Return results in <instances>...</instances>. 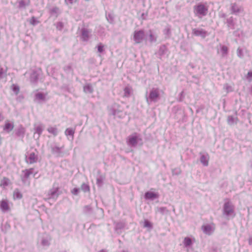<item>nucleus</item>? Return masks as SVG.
Returning <instances> with one entry per match:
<instances>
[{
	"label": "nucleus",
	"mask_w": 252,
	"mask_h": 252,
	"mask_svg": "<svg viewBox=\"0 0 252 252\" xmlns=\"http://www.w3.org/2000/svg\"><path fill=\"white\" fill-rule=\"evenodd\" d=\"M1 144V137L0 136V145Z\"/></svg>",
	"instance_id": "obj_60"
},
{
	"label": "nucleus",
	"mask_w": 252,
	"mask_h": 252,
	"mask_svg": "<svg viewBox=\"0 0 252 252\" xmlns=\"http://www.w3.org/2000/svg\"><path fill=\"white\" fill-rule=\"evenodd\" d=\"M126 143L127 145L131 147H135L137 146H141L143 144L142 138L137 133L130 135L126 139Z\"/></svg>",
	"instance_id": "obj_3"
},
{
	"label": "nucleus",
	"mask_w": 252,
	"mask_h": 252,
	"mask_svg": "<svg viewBox=\"0 0 252 252\" xmlns=\"http://www.w3.org/2000/svg\"><path fill=\"white\" fill-rule=\"evenodd\" d=\"M83 91L86 94H92L94 92V89L91 84H87L84 86Z\"/></svg>",
	"instance_id": "obj_21"
},
{
	"label": "nucleus",
	"mask_w": 252,
	"mask_h": 252,
	"mask_svg": "<svg viewBox=\"0 0 252 252\" xmlns=\"http://www.w3.org/2000/svg\"><path fill=\"white\" fill-rule=\"evenodd\" d=\"M125 227V224L123 222H118L116 223L115 226V229L116 231L121 230L124 228Z\"/></svg>",
	"instance_id": "obj_41"
},
{
	"label": "nucleus",
	"mask_w": 252,
	"mask_h": 252,
	"mask_svg": "<svg viewBox=\"0 0 252 252\" xmlns=\"http://www.w3.org/2000/svg\"><path fill=\"white\" fill-rule=\"evenodd\" d=\"M56 25L57 29L59 31H61L63 27V24L61 22L57 23Z\"/></svg>",
	"instance_id": "obj_48"
},
{
	"label": "nucleus",
	"mask_w": 252,
	"mask_h": 252,
	"mask_svg": "<svg viewBox=\"0 0 252 252\" xmlns=\"http://www.w3.org/2000/svg\"><path fill=\"white\" fill-rule=\"evenodd\" d=\"M14 197L16 199H21L22 197V194L19 191H15L14 192Z\"/></svg>",
	"instance_id": "obj_45"
},
{
	"label": "nucleus",
	"mask_w": 252,
	"mask_h": 252,
	"mask_svg": "<svg viewBox=\"0 0 252 252\" xmlns=\"http://www.w3.org/2000/svg\"><path fill=\"white\" fill-rule=\"evenodd\" d=\"M220 52L222 57H225L228 54V48L225 45H220Z\"/></svg>",
	"instance_id": "obj_31"
},
{
	"label": "nucleus",
	"mask_w": 252,
	"mask_h": 252,
	"mask_svg": "<svg viewBox=\"0 0 252 252\" xmlns=\"http://www.w3.org/2000/svg\"><path fill=\"white\" fill-rule=\"evenodd\" d=\"M238 119L237 117H234L232 116H228L227 117V123L229 125H232L236 124Z\"/></svg>",
	"instance_id": "obj_28"
},
{
	"label": "nucleus",
	"mask_w": 252,
	"mask_h": 252,
	"mask_svg": "<svg viewBox=\"0 0 252 252\" xmlns=\"http://www.w3.org/2000/svg\"><path fill=\"white\" fill-rule=\"evenodd\" d=\"M50 13L52 15H55L57 17L60 13V9L57 7H54L50 10Z\"/></svg>",
	"instance_id": "obj_35"
},
{
	"label": "nucleus",
	"mask_w": 252,
	"mask_h": 252,
	"mask_svg": "<svg viewBox=\"0 0 252 252\" xmlns=\"http://www.w3.org/2000/svg\"><path fill=\"white\" fill-rule=\"evenodd\" d=\"M12 90L16 94H17L19 92V87L16 85L13 84L12 85Z\"/></svg>",
	"instance_id": "obj_43"
},
{
	"label": "nucleus",
	"mask_w": 252,
	"mask_h": 252,
	"mask_svg": "<svg viewBox=\"0 0 252 252\" xmlns=\"http://www.w3.org/2000/svg\"><path fill=\"white\" fill-rule=\"evenodd\" d=\"M251 93L252 94V87L251 88Z\"/></svg>",
	"instance_id": "obj_62"
},
{
	"label": "nucleus",
	"mask_w": 252,
	"mask_h": 252,
	"mask_svg": "<svg viewBox=\"0 0 252 252\" xmlns=\"http://www.w3.org/2000/svg\"><path fill=\"white\" fill-rule=\"evenodd\" d=\"M25 133V129L22 126H20L16 131V135L21 138H23Z\"/></svg>",
	"instance_id": "obj_20"
},
{
	"label": "nucleus",
	"mask_w": 252,
	"mask_h": 252,
	"mask_svg": "<svg viewBox=\"0 0 252 252\" xmlns=\"http://www.w3.org/2000/svg\"><path fill=\"white\" fill-rule=\"evenodd\" d=\"M222 214L227 219L233 218L236 215L234 205L228 199H224V203L222 208Z\"/></svg>",
	"instance_id": "obj_2"
},
{
	"label": "nucleus",
	"mask_w": 252,
	"mask_h": 252,
	"mask_svg": "<svg viewBox=\"0 0 252 252\" xmlns=\"http://www.w3.org/2000/svg\"><path fill=\"white\" fill-rule=\"evenodd\" d=\"M93 212V209L90 205H86L83 208V213L85 214L89 215Z\"/></svg>",
	"instance_id": "obj_33"
},
{
	"label": "nucleus",
	"mask_w": 252,
	"mask_h": 252,
	"mask_svg": "<svg viewBox=\"0 0 252 252\" xmlns=\"http://www.w3.org/2000/svg\"><path fill=\"white\" fill-rule=\"evenodd\" d=\"M35 99L39 101H44L45 99V96L41 93H38L35 95Z\"/></svg>",
	"instance_id": "obj_30"
},
{
	"label": "nucleus",
	"mask_w": 252,
	"mask_h": 252,
	"mask_svg": "<svg viewBox=\"0 0 252 252\" xmlns=\"http://www.w3.org/2000/svg\"><path fill=\"white\" fill-rule=\"evenodd\" d=\"M33 168H31L29 169H26L22 171V175L21 176V179L24 184H26L30 176L33 174V177H35L36 172L33 173Z\"/></svg>",
	"instance_id": "obj_7"
},
{
	"label": "nucleus",
	"mask_w": 252,
	"mask_h": 252,
	"mask_svg": "<svg viewBox=\"0 0 252 252\" xmlns=\"http://www.w3.org/2000/svg\"><path fill=\"white\" fill-rule=\"evenodd\" d=\"M249 244L250 245H252V237H251L249 239Z\"/></svg>",
	"instance_id": "obj_57"
},
{
	"label": "nucleus",
	"mask_w": 252,
	"mask_h": 252,
	"mask_svg": "<svg viewBox=\"0 0 252 252\" xmlns=\"http://www.w3.org/2000/svg\"><path fill=\"white\" fill-rule=\"evenodd\" d=\"M6 76V71L0 66V80Z\"/></svg>",
	"instance_id": "obj_42"
},
{
	"label": "nucleus",
	"mask_w": 252,
	"mask_h": 252,
	"mask_svg": "<svg viewBox=\"0 0 252 252\" xmlns=\"http://www.w3.org/2000/svg\"><path fill=\"white\" fill-rule=\"evenodd\" d=\"M224 88L227 93L232 91V87L230 86H229L228 84H225Z\"/></svg>",
	"instance_id": "obj_51"
},
{
	"label": "nucleus",
	"mask_w": 252,
	"mask_h": 252,
	"mask_svg": "<svg viewBox=\"0 0 252 252\" xmlns=\"http://www.w3.org/2000/svg\"><path fill=\"white\" fill-rule=\"evenodd\" d=\"M237 55L240 59L244 57L243 50L240 47H238L237 49Z\"/></svg>",
	"instance_id": "obj_40"
},
{
	"label": "nucleus",
	"mask_w": 252,
	"mask_h": 252,
	"mask_svg": "<svg viewBox=\"0 0 252 252\" xmlns=\"http://www.w3.org/2000/svg\"><path fill=\"white\" fill-rule=\"evenodd\" d=\"M10 183V180L6 177H3L0 182V186L1 187L5 188L7 187Z\"/></svg>",
	"instance_id": "obj_29"
},
{
	"label": "nucleus",
	"mask_w": 252,
	"mask_h": 252,
	"mask_svg": "<svg viewBox=\"0 0 252 252\" xmlns=\"http://www.w3.org/2000/svg\"><path fill=\"white\" fill-rule=\"evenodd\" d=\"M81 189L85 192H89L90 190L89 185L85 183L82 184Z\"/></svg>",
	"instance_id": "obj_38"
},
{
	"label": "nucleus",
	"mask_w": 252,
	"mask_h": 252,
	"mask_svg": "<svg viewBox=\"0 0 252 252\" xmlns=\"http://www.w3.org/2000/svg\"><path fill=\"white\" fill-rule=\"evenodd\" d=\"M38 159L37 155L34 152L31 153L28 157H26V161L28 164H33L37 162Z\"/></svg>",
	"instance_id": "obj_13"
},
{
	"label": "nucleus",
	"mask_w": 252,
	"mask_h": 252,
	"mask_svg": "<svg viewBox=\"0 0 252 252\" xmlns=\"http://www.w3.org/2000/svg\"><path fill=\"white\" fill-rule=\"evenodd\" d=\"M59 195V188L53 187L49 190L47 194V199H53L56 200L58 197Z\"/></svg>",
	"instance_id": "obj_10"
},
{
	"label": "nucleus",
	"mask_w": 252,
	"mask_h": 252,
	"mask_svg": "<svg viewBox=\"0 0 252 252\" xmlns=\"http://www.w3.org/2000/svg\"><path fill=\"white\" fill-rule=\"evenodd\" d=\"M81 39L83 41H88L90 38V35L92 32L91 30L83 28L81 29Z\"/></svg>",
	"instance_id": "obj_11"
},
{
	"label": "nucleus",
	"mask_w": 252,
	"mask_h": 252,
	"mask_svg": "<svg viewBox=\"0 0 252 252\" xmlns=\"http://www.w3.org/2000/svg\"><path fill=\"white\" fill-rule=\"evenodd\" d=\"M226 24L229 29H234V23L232 17H230L226 20Z\"/></svg>",
	"instance_id": "obj_26"
},
{
	"label": "nucleus",
	"mask_w": 252,
	"mask_h": 252,
	"mask_svg": "<svg viewBox=\"0 0 252 252\" xmlns=\"http://www.w3.org/2000/svg\"><path fill=\"white\" fill-rule=\"evenodd\" d=\"M144 226L145 227L149 228L151 229L152 228V225L151 223L148 220H145L144 221Z\"/></svg>",
	"instance_id": "obj_46"
},
{
	"label": "nucleus",
	"mask_w": 252,
	"mask_h": 252,
	"mask_svg": "<svg viewBox=\"0 0 252 252\" xmlns=\"http://www.w3.org/2000/svg\"><path fill=\"white\" fill-rule=\"evenodd\" d=\"M200 162L204 166H207L209 164V156L207 153H200Z\"/></svg>",
	"instance_id": "obj_14"
},
{
	"label": "nucleus",
	"mask_w": 252,
	"mask_h": 252,
	"mask_svg": "<svg viewBox=\"0 0 252 252\" xmlns=\"http://www.w3.org/2000/svg\"><path fill=\"white\" fill-rule=\"evenodd\" d=\"M31 4L30 0H20L18 1V8L19 9H25Z\"/></svg>",
	"instance_id": "obj_18"
},
{
	"label": "nucleus",
	"mask_w": 252,
	"mask_h": 252,
	"mask_svg": "<svg viewBox=\"0 0 252 252\" xmlns=\"http://www.w3.org/2000/svg\"><path fill=\"white\" fill-rule=\"evenodd\" d=\"M111 114L116 117L122 118L123 116L122 111L120 109V105L117 103H114L110 109Z\"/></svg>",
	"instance_id": "obj_8"
},
{
	"label": "nucleus",
	"mask_w": 252,
	"mask_h": 252,
	"mask_svg": "<svg viewBox=\"0 0 252 252\" xmlns=\"http://www.w3.org/2000/svg\"><path fill=\"white\" fill-rule=\"evenodd\" d=\"M4 118L1 113H0V122L4 120Z\"/></svg>",
	"instance_id": "obj_55"
},
{
	"label": "nucleus",
	"mask_w": 252,
	"mask_h": 252,
	"mask_svg": "<svg viewBox=\"0 0 252 252\" xmlns=\"http://www.w3.org/2000/svg\"><path fill=\"white\" fill-rule=\"evenodd\" d=\"M145 96L146 102L149 105L152 103L157 102L160 98L159 89L158 88H152L149 92H146Z\"/></svg>",
	"instance_id": "obj_1"
},
{
	"label": "nucleus",
	"mask_w": 252,
	"mask_h": 252,
	"mask_svg": "<svg viewBox=\"0 0 252 252\" xmlns=\"http://www.w3.org/2000/svg\"><path fill=\"white\" fill-rule=\"evenodd\" d=\"M231 11L232 14L237 15L242 11V9L237 3H233L231 4Z\"/></svg>",
	"instance_id": "obj_15"
},
{
	"label": "nucleus",
	"mask_w": 252,
	"mask_h": 252,
	"mask_svg": "<svg viewBox=\"0 0 252 252\" xmlns=\"http://www.w3.org/2000/svg\"><path fill=\"white\" fill-rule=\"evenodd\" d=\"M74 133L75 130L70 128H67L64 132L66 136H71L72 139L73 138Z\"/></svg>",
	"instance_id": "obj_32"
},
{
	"label": "nucleus",
	"mask_w": 252,
	"mask_h": 252,
	"mask_svg": "<svg viewBox=\"0 0 252 252\" xmlns=\"http://www.w3.org/2000/svg\"><path fill=\"white\" fill-rule=\"evenodd\" d=\"M9 207L6 200H2L0 202V209L1 211L5 213L9 210Z\"/></svg>",
	"instance_id": "obj_16"
},
{
	"label": "nucleus",
	"mask_w": 252,
	"mask_h": 252,
	"mask_svg": "<svg viewBox=\"0 0 252 252\" xmlns=\"http://www.w3.org/2000/svg\"><path fill=\"white\" fill-rule=\"evenodd\" d=\"M14 128V124L9 123L8 122H6L3 127V130L7 132H9L12 130Z\"/></svg>",
	"instance_id": "obj_22"
},
{
	"label": "nucleus",
	"mask_w": 252,
	"mask_h": 252,
	"mask_svg": "<svg viewBox=\"0 0 252 252\" xmlns=\"http://www.w3.org/2000/svg\"><path fill=\"white\" fill-rule=\"evenodd\" d=\"M202 230L204 233L207 235H210L213 232L212 227L209 225H204L202 226Z\"/></svg>",
	"instance_id": "obj_24"
},
{
	"label": "nucleus",
	"mask_w": 252,
	"mask_h": 252,
	"mask_svg": "<svg viewBox=\"0 0 252 252\" xmlns=\"http://www.w3.org/2000/svg\"><path fill=\"white\" fill-rule=\"evenodd\" d=\"M39 23V21L34 16H32L30 20V23L32 26H35Z\"/></svg>",
	"instance_id": "obj_39"
},
{
	"label": "nucleus",
	"mask_w": 252,
	"mask_h": 252,
	"mask_svg": "<svg viewBox=\"0 0 252 252\" xmlns=\"http://www.w3.org/2000/svg\"><path fill=\"white\" fill-rule=\"evenodd\" d=\"M79 189H78V188H74L72 191H71V193L73 194V195H77L78 192H79Z\"/></svg>",
	"instance_id": "obj_52"
},
{
	"label": "nucleus",
	"mask_w": 252,
	"mask_h": 252,
	"mask_svg": "<svg viewBox=\"0 0 252 252\" xmlns=\"http://www.w3.org/2000/svg\"><path fill=\"white\" fill-rule=\"evenodd\" d=\"M124 96L128 97L130 95L131 88L129 87H126L124 89Z\"/></svg>",
	"instance_id": "obj_37"
},
{
	"label": "nucleus",
	"mask_w": 252,
	"mask_h": 252,
	"mask_svg": "<svg viewBox=\"0 0 252 252\" xmlns=\"http://www.w3.org/2000/svg\"><path fill=\"white\" fill-rule=\"evenodd\" d=\"M47 130L49 133L52 134L54 136H56L58 134V130L56 127L50 126Z\"/></svg>",
	"instance_id": "obj_27"
},
{
	"label": "nucleus",
	"mask_w": 252,
	"mask_h": 252,
	"mask_svg": "<svg viewBox=\"0 0 252 252\" xmlns=\"http://www.w3.org/2000/svg\"><path fill=\"white\" fill-rule=\"evenodd\" d=\"M157 39V35L153 34L152 32H149V40L151 42H155Z\"/></svg>",
	"instance_id": "obj_36"
},
{
	"label": "nucleus",
	"mask_w": 252,
	"mask_h": 252,
	"mask_svg": "<svg viewBox=\"0 0 252 252\" xmlns=\"http://www.w3.org/2000/svg\"><path fill=\"white\" fill-rule=\"evenodd\" d=\"M193 9L195 15L199 18L206 16L208 12V8L201 3L195 5Z\"/></svg>",
	"instance_id": "obj_5"
},
{
	"label": "nucleus",
	"mask_w": 252,
	"mask_h": 252,
	"mask_svg": "<svg viewBox=\"0 0 252 252\" xmlns=\"http://www.w3.org/2000/svg\"><path fill=\"white\" fill-rule=\"evenodd\" d=\"M97 48V50H98V52L102 53L103 52L104 46L101 43H100L98 44Z\"/></svg>",
	"instance_id": "obj_47"
},
{
	"label": "nucleus",
	"mask_w": 252,
	"mask_h": 252,
	"mask_svg": "<svg viewBox=\"0 0 252 252\" xmlns=\"http://www.w3.org/2000/svg\"><path fill=\"white\" fill-rule=\"evenodd\" d=\"M38 79V74L36 71H33L30 76V81L32 83H35Z\"/></svg>",
	"instance_id": "obj_23"
},
{
	"label": "nucleus",
	"mask_w": 252,
	"mask_h": 252,
	"mask_svg": "<svg viewBox=\"0 0 252 252\" xmlns=\"http://www.w3.org/2000/svg\"><path fill=\"white\" fill-rule=\"evenodd\" d=\"M64 146L63 145L61 147L57 146L56 144H53L50 145L51 153L56 157H63L69 155L67 151L64 150Z\"/></svg>",
	"instance_id": "obj_4"
},
{
	"label": "nucleus",
	"mask_w": 252,
	"mask_h": 252,
	"mask_svg": "<svg viewBox=\"0 0 252 252\" xmlns=\"http://www.w3.org/2000/svg\"><path fill=\"white\" fill-rule=\"evenodd\" d=\"M145 37V32L142 30H135L133 34V39L135 44L142 43Z\"/></svg>",
	"instance_id": "obj_6"
},
{
	"label": "nucleus",
	"mask_w": 252,
	"mask_h": 252,
	"mask_svg": "<svg viewBox=\"0 0 252 252\" xmlns=\"http://www.w3.org/2000/svg\"><path fill=\"white\" fill-rule=\"evenodd\" d=\"M192 34L196 36H200L204 38L207 36V32L202 29H193L192 30Z\"/></svg>",
	"instance_id": "obj_12"
},
{
	"label": "nucleus",
	"mask_w": 252,
	"mask_h": 252,
	"mask_svg": "<svg viewBox=\"0 0 252 252\" xmlns=\"http://www.w3.org/2000/svg\"><path fill=\"white\" fill-rule=\"evenodd\" d=\"M184 245L185 247H188L192 245V241L190 238L186 237L184 238L183 241Z\"/></svg>",
	"instance_id": "obj_34"
},
{
	"label": "nucleus",
	"mask_w": 252,
	"mask_h": 252,
	"mask_svg": "<svg viewBox=\"0 0 252 252\" xmlns=\"http://www.w3.org/2000/svg\"><path fill=\"white\" fill-rule=\"evenodd\" d=\"M98 252H106L104 250H101L100 251H99Z\"/></svg>",
	"instance_id": "obj_59"
},
{
	"label": "nucleus",
	"mask_w": 252,
	"mask_h": 252,
	"mask_svg": "<svg viewBox=\"0 0 252 252\" xmlns=\"http://www.w3.org/2000/svg\"><path fill=\"white\" fill-rule=\"evenodd\" d=\"M167 51V49L165 45H162L159 47L158 54L161 58L163 56L166 54Z\"/></svg>",
	"instance_id": "obj_25"
},
{
	"label": "nucleus",
	"mask_w": 252,
	"mask_h": 252,
	"mask_svg": "<svg viewBox=\"0 0 252 252\" xmlns=\"http://www.w3.org/2000/svg\"><path fill=\"white\" fill-rule=\"evenodd\" d=\"M51 237L48 234H43L40 240V243L42 246L45 248H48L51 244Z\"/></svg>",
	"instance_id": "obj_9"
},
{
	"label": "nucleus",
	"mask_w": 252,
	"mask_h": 252,
	"mask_svg": "<svg viewBox=\"0 0 252 252\" xmlns=\"http://www.w3.org/2000/svg\"><path fill=\"white\" fill-rule=\"evenodd\" d=\"M64 70H65V71H70V70H71V66H70L68 65V66H65V67H64Z\"/></svg>",
	"instance_id": "obj_54"
},
{
	"label": "nucleus",
	"mask_w": 252,
	"mask_h": 252,
	"mask_svg": "<svg viewBox=\"0 0 252 252\" xmlns=\"http://www.w3.org/2000/svg\"><path fill=\"white\" fill-rule=\"evenodd\" d=\"M158 194L157 193L151 192V191H147L145 193V198L146 199H151L154 200L156 198H158Z\"/></svg>",
	"instance_id": "obj_17"
},
{
	"label": "nucleus",
	"mask_w": 252,
	"mask_h": 252,
	"mask_svg": "<svg viewBox=\"0 0 252 252\" xmlns=\"http://www.w3.org/2000/svg\"><path fill=\"white\" fill-rule=\"evenodd\" d=\"M96 184L98 187L102 186L103 184V180L101 177H99L97 179Z\"/></svg>",
	"instance_id": "obj_50"
},
{
	"label": "nucleus",
	"mask_w": 252,
	"mask_h": 252,
	"mask_svg": "<svg viewBox=\"0 0 252 252\" xmlns=\"http://www.w3.org/2000/svg\"><path fill=\"white\" fill-rule=\"evenodd\" d=\"M108 17H109V18H110V19H111V20H110V21H109V22L110 23H112V21H113V19L111 18V16H110V15H108Z\"/></svg>",
	"instance_id": "obj_58"
},
{
	"label": "nucleus",
	"mask_w": 252,
	"mask_h": 252,
	"mask_svg": "<svg viewBox=\"0 0 252 252\" xmlns=\"http://www.w3.org/2000/svg\"><path fill=\"white\" fill-rule=\"evenodd\" d=\"M43 130V126L42 124L34 125V133L38 134V138L40 136Z\"/></svg>",
	"instance_id": "obj_19"
},
{
	"label": "nucleus",
	"mask_w": 252,
	"mask_h": 252,
	"mask_svg": "<svg viewBox=\"0 0 252 252\" xmlns=\"http://www.w3.org/2000/svg\"><path fill=\"white\" fill-rule=\"evenodd\" d=\"M222 17H225V14H223Z\"/></svg>",
	"instance_id": "obj_61"
},
{
	"label": "nucleus",
	"mask_w": 252,
	"mask_h": 252,
	"mask_svg": "<svg viewBox=\"0 0 252 252\" xmlns=\"http://www.w3.org/2000/svg\"><path fill=\"white\" fill-rule=\"evenodd\" d=\"M181 172V171L179 169H175L172 170V173L173 174H179Z\"/></svg>",
	"instance_id": "obj_53"
},
{
	"label": "nucleus",
	"mask_w": 252,
	"mask_h": 252,
	"mask_svg": "<svg viewBox=\"0 0 252 252\" xmlns=\"http://www.w3.org/2000/svg\"><path fill=\"white\" fill-rule=\"evenodd\" d=\"M247 79L249 81H252V71H249L246 75Z\"/></svg>",
	"instance_id": "obj_49"
},
{
	"label": "nucleus",
	"mask_w": 252,
	"mask_h": 252,
	"mask_svg": "<svg viewBox=\"0 0 252 252\" xmlns=\"http://www.w3.org/2000/svg\"><path fill=\"white\" fill-rule=\"evenodd\" d=\"M163 33L166 36L169 37L171 33L170 28L168 26L166 27L163 30Z\"/></svg>",
	"instance_id": "obj_44"
},
{
	"label": "nucleus",
	"mask_w": 252,
	"mask_h": 252,
	"mask_svg": "<svg viewBox=\"0 0 252 252\" xmlns=\"http://www.w3.org/2000/svg\"><path fill=\"white\" fill-rule=\"evenodd\" d=\"M166 210V208L165 207H161L159 208V211L161 212V213H163L164 210Z\"/></svg>",
	"instance_id": "obj_56"
}]
</instances>
